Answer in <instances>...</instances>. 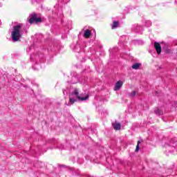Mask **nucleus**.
Segmentation results:
<instances>
[{
    "label": "nucleus",
    "instance_id": "f257e3e1",
    "mask_svg": "<svg viewBox=\"0 0 177 177\" xmlns=\"http://www.w3.org/2000/svg\"><path fill=\"white\" fill-rule=\"evenodd\" d=\"M89 99V95H86L85 97H81L80 95V90L78 88H74L71 93L69 94V103L66 104L67 106H71V104H74L75 102H78V100H88Z\"/></svg>",
    "mask_w": 177,
    "mask_h": 177
},
{
    "label": "nucleus",
    "instance_id": "f03ea898",
    "mask_svg": "<svg viewBox=\"0 0 177 177\" xmlns=\"http://www.w3.org/2000/svg\"><path fill=\"white\" fill-rule=\"evenodd\" d=\"M21 26L19 24L12 27L10 41L14 43L20 41L21 39Z\"/></svg>",
    "mask_w": 177,
    "mask_h": 177
},
{
    "label": "nucleus",
    "instance_id": "7ed1b4c3",
    "mask_svg": "<svg viewBox=\"0 0 177 177\" xmlns=\"http://www.w3.org/2000/svg\"><path fill=\"white\" fill-rule=\"evenodd\" d=\"M28 21L30 24H38V23H42V18L39 14L32 12L29 15Z\"/></svg>",
    "mask_w": 177,
    "mask_h": 177
},
{
    "label": "nucleus",
    "instance_id": "20e7f679",
    "mask_svg": "<svg viewBox=\"0 0 177 177\" xmlns=\"http://www.w3.org/2000/svg\"><path fill=\"white\" fill-rule=\"evenodd\" d=\"M63 6V3H59L55 6V9H57V14L59 16V17H63V10H62V7Z\"/></svg>",
    "mask_w": 177,
    "mask_h": 177
},
{
    "label": "nucleus",
    "instance_id": "39448f33",
    "mask_svg": "<svg viewBox=\"0 0 177 177\" xmlns=\"http://www.w3.org/2000/svg\"><path fill=\"white\" fill-rule=\"evenodd\" d=\"M131 30L133 31H136V32L142 34V32H143V27H142V26L135 24L132 25Z\"/></svg>",
    "mask_w": 177,
    "mask_h": 177
},
{
    "label": "nucleus",
    "instance_id": "423d86ee",
    "mask_svg": "<svg viewBox=\"0 0 177 177\" xmlns=\"http://www.w3.org/2000/svg\"><path fill=\"white\" fill-rule=\"evenodd\" d=\"M68 82H70V84H78V82H80V79L78 78L77 73H73V75H71V80Z\"/></svg>",
    "mask_w": 177,
    "mask_h": 177
},
{
    "label": "nucleus",
    "instance_id": "0eeeda50",
    "mask_svg": "<svg viewBox=\"0 0 177 177\" xmlns=\"http://www.w3.org/2000/svg\"><path fill=\"white\" fill-rule=\"evenodd\" d=\"M154 48L156 50V53H158V55H160L161 53V45L160 44V43L155 41Z\"/></svg>",
    "mask_w": 177,
    "mask_h": 177
},
{
    "label": "nucleus",
    "instance_id": "6e6552de",
    "mask_svg": "<svg viewBox=\"0 0 177 177\" xmlns=\"http://www.w3.org/2000/svg\"><path fill=\"white\" fill-rule=\"evenodd\" d=\"M112 127L115 131H120L121 129V124L118 122L112 123Z\"/></svg>",
    "mask_w": 177,
    "mask_h": 177
},
{
    "label": "nucleus",
    "instance_id": "1a4fd4ad",
    "mask_svg": "<svg viewBox=\"0 0 177 177\" xmlns=\"http://www.w3.org/2000/svg\"><path fill=\"white\" fill-rule=\"evenodd\" d=\"M122 81H118L116 82L115 85V91H120L121 89V87L122 86Z\"/></svg>",
    "mask_w": 177,
    "mask_h": 177
},
{
    "label": "nucleus",
    "instance_id": "9d476101",
    "mask_svg": "<svg viewBox=\"0 0 177 177\" xmlns=\"http://www.w3.org/2000/svg\"><path fill=\"white\" fill-rule=\"evenodd\" d=\"M91 35H92V31H91V30L89 29H87L84 31L83 37L84 38H89V37H91Z\"/></svg>",
    "mask_w": 177,
    "mask_h": 177
},
{
    "label": "nucleus",
    "instance_id": "9b49d317",
    "mask_svg": "<svg viewBox=\"0 0 177 177\" xmlns=\"http://www.w3.org/2000/svg\"><path fill=\"white\" fill-rule=\"evenodd\" d=\"M142 66V64L140 63H135L134 64L132 65L131 68L133 70H139V68Z\"/></svg>",
    "mask_w": 177,
    "mask_h": 177
},
{
    "label": "nucleus",
    "instance_id": "f8f14e48",
    "mask_svg": "<svg viewBox=\"0 0 177 177\" xmlns=\"http://www.w3.org/2000/svg\"><path fill=\"white\" fill-rule=\"evenodd\" d=\"M44 58V55L41 53H38L36 55H35V59L38 60V59H43Z\"/></svg>",
    "mask_w": 177,
    "mask_h": 177
},
{
    "label": "nucleus",
    "instance_id": "ddd939ff",
    "mask_svg": "<svg viewBox=\"0 0 177 177\" xmlns=\"http://www.w3.org/2000/svg\"><path fill=\"white\" fill-rule=\"evenodd\" d=\"M111 27H112V30H114V28H117V27H118V21H114Z\"/></svg>",
    "mask_w": 177,
    "mask_h": 177
},
{
    "label": "nucleus",
    "instance_id": "4468645a",
    "mask_svg": "<svg viewBox=\"0 0 177 177\" xmlns=\"http://www.w3.org/2000/svg\"><path fill=\"white\" fill-rule=\"evenodd\" d=\"M154 113L157 115H161L162 114V112H161V111H160V109H155Z\"/></svg>",
    "mask_w": 177,
    "mask_h": 177
},
{
    "label": "nucleus",
    "instance_id": "2eb2a0df",
    "mask_svg": "<svg viewBox=\"0 0 177 177\" xmlns=\"http://www.w3.org/2000/svg\"><path fill=\"white\" fill-rule=\"evenodd\" d=\"M139 145H140V140L138 141L136 148V153H138V151H139V149H140V147H139Z\"/></svg>",
    "mask_w": 177,
    "mask_h": 177
},
{
    "label": "nucleus",
    "instance_id": "dca6fc26",
    "mask_svg": "<svg viewBox=\"0 0 177 177\" xmlns=\"http://www.w3.org/2000/svg\"><path fill=\"white\" fill-rule=\"evenodd\" d=\"M145 26H146V27H150L151 26V21H145Z\"/></svg>",
    "mask_w": 177,
    "mask_h": 177
},
{
    "label": "nucleus",
    "instance_id": "f3484780",
    "mask_svg": "<svg viewBox=\"0 0 177 177\" xmlns=\"http://www.w3.org/2000/svg\"><path fill=\"white\" fill-rule=\"evenodd\" d=\"M174 145V142H171L170 144L168 142H166L165 145V147H169V146H172Z\"/></svg>",
    "mask_w": 177,
    "mask_h": 177
},
{
    "label": "nucleus",
    "instance_id": "a211bd4d",
    "mask_svg": "<svg viewBox=\"0 0 177 177\" xmlns=\"http://www.w3.org/2000/svg\"><path fill=\"white\" fill-rule=\"evenodd\" d=\"M131 96L133 97V96H136V91H132L131 93Z\"/></svg>",
    "mask_w": 177,
    "mask_h": 177
},
{
    "label": "nucleus",
    "instance_id": "6ab92c4d",
    "mask_svg": "<svg viewBox=\"0 0 177 177\" xmlns=\"http://www.w3.org/2000/svg\"><path fill=\"white\" fill-rule=\"evenodd\" d=\"M164 50H165V53H169V52H170L169 48H164Z\"/></svg>",
    "mask_w": 177,
    "mask_h": 177
},
{
    "label": "nucleus",
    "instance_id": "aec40b11",
    "mask_svg": "<svg viewBox=\"0 0 177 177\" xmlns=\"http://www.w3.org/2000/svg\"><path fill=\"white\" fill-rule=\"evenodd\" d=\"M137 42L139 44V45L143 44V41L141 40H137Z\"/></svg>",
    "mask_w": 177,
    "mask_h": 177
},
{
    "label": "nucleus",
    "instance_id": "412c9836",
    "mask_svg": "<svg viewBox=\"0 0 177 177\" xmlns=\"http://www.w3.org/2000/svg\"><path fill=\"white\" fill-rule=\"evenodd\" d=\"M27 32H28V30H27V29H26V28H24V30H23V34H27Z\"/></svg>",
    "mask_w": 177,
    "mask_h": 177
},
{
    "label": "nucleus",
    "instance_id": "4be33fe9",
    "mask_svg": "<svg viewBox=\"0 0 177 177\" xmlns=\"http://www.w3.org/2000/svg\"><path fill=\"white\" fill-rule=\"evenodd\" d=\"M71 0H63V3H68Z\"/></svg>",
    "mask_w": 177,
    "mask_h": 177
},
{
    "label": "nucleus",
    "instance_id": "5701e85b",
    "mask_svg": "<svg viewBox=\"0 0 177 177\" xmlns=\"http://www.w3.org/2000/svg\"><path fill=\"white\" fill-rule=\"evenodd\" d=\"M63 95L66 96L67 95V91L66 90H63Z\"/></svg>",
    "mask_w": 177,
    "mask_h": 177
},
{
    "label": "nucleus",
    "instance_id": "b1692460",
    "mask_svg": "<svg viewBox=\"0 0 177 177\" xmlns=\"http://www.w3.org/2000/svg\"><path fill=\"white\" fill-rule=\"evenodd\" d=\"M30 49H34V45H31Z\"/></svg>",
    "mask_w": 177,
    "mask_h": 177
},
{
    "label": "nucleus",
    "instance_id": "393cba45",
    "mask_svg": "<svg viewBox=\"0 0 177 177\" xmlns=\"http://www.w3.org/2000/svg\"><path fill=\"white\" fill-rule=\"evenodd\" d=\"M37 64L36 65H35L34 66H33V68H35V67H37Z\"/></svg>",
    "mask_w": 177,
    "mask_h": 177
},
{
    "label": "nucleus",
    "instance_id": "a878e982",
    "mask_svg": "<svg viewBox=\"0 0 177 177\" xmlns=\"http://www.w3.org/2000/svg\"><path fill=\"white\" fill-rule=\"evenodd\" d=\"M2 25V22L1 21V20H0V26H1Z\"/></svg>",
    "mask_w": 177,
    "mask_h": 177
},
{
    "label": "nucleus",
    "instance_id": "bb28decb",
    "mask_svg": "<svg viewBox=\"0 0 177 177\" xmlns=\"http://www.w3.org/2000/svg\"><path fill=\"white\" fill-rule=\"evenodd\" d=\"M175 3H177V0H175Z\"/></svg>",
    "mask_w": 177,
    "mask_h": 177
},
{
    "label": "nucleus",
    "instance_id": "cd10ccee",
    "mask_svg": "<svg viewBox=\"0 0 177 177\" xmlns=\"http://www.w3.org/2000/svg\"><path fill=\"white\" fill-rule=\"evenodd\" d=\"M157 93H158L156 92V96H158V95Z\"/></svg>",
    "mask_w": 177,
    "mask_h": 177
},
{
    "label": "nucleus",
    "instance_id": "c85d7f7f",
    "mask_svg": "<svg viewBox=\"0 0 177 177\" xmlns=\"http://www.w3.org/2000/svg\"><path fill=\"white\" fill-rule=\"evenodd\" d=\"M80 34H82V32H80Z\"/></svg>",
    "mask_w": 177,
    "mask_h": 177
},
{
    "label": "nucleus",
    "instance_id": "c756f323",
    "mask_svg": "<svg viewBox=\"0 0 177 177\" xmlns=\"http://www.w3.org/2000/svg\"><path fill=\"white\" fill-rule=\"evenodd\" d=\"M30 59H32V56L30 57Z\"/></svg>",
    "mask_w": 177,
    "mask_h": 177
},
{
    "label": "nucleus",
    "instance_id": "7c9ffc66",
    "mask_svg": "<svg viewBox=\"0 0 177 177\" xmlns=\"http://www.w3.org/2000/svg\"><path fill=\"white\" fill-rule=\"evenodd\" d=\"M31 92H32V89H30Z\"/></svg>",
    "mask_w": 177,
    "mask_h": 177
},
{
    "label": "nucleus",
    "instance_id": "2f4dec72",
    "mask_svg": "<svg viewBox=\"0 0 177 177\" xmlns=\"http://www.w3.org/2000/svg\"><path fill=\"white\" fill-rule=\"evenodd\" d=\"M15 56H17V54H15Z\"/></svg>",
    "mask_w": 177,
    "mask_h": 177
},
{
    "label": "nucleus",
    "instance_id": "473e14b6",
    "mask_svg": "<svg viewBox=\"0 0 177 177\" xmlns=\"http://www.w3.org/2000/svg\"><path fill=\"white\" fill-rule=\"evenodd\" d=\"M39 1H42V0H39Z\"/></svg>",
    "mask_w": 177,
    "mask_h": 177
}]
</instances>
